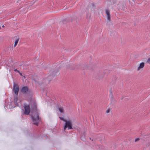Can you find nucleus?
<instances>
[{
    "mask_svg": "<svg viewBox=\"0 0 150 150\" xmlns=\"http://www.w3.org/2000/svg\"><path fill=\"white\" fill-rule=\"evenodd\" d=\"M28 88L27 87H23L21 89V91L23 93H25L28 91Z\"/></svg>",
    "mask_w": 150,
    "mask_h": 150,
    "instance_id": "8",
    "label": "nucleus"
},
{
    "mask_svg": "<svg viewBox=\"0 0 150 150\" xmlns=\"http://www.w3.org/2000/svg\"><path fill=\"white\" fill-rule=\"evenodd\" d=\"M13 91L16 95L18 94V85L14 83L13 86Z\"/></svg>",
    "mask_w": 150,
    "mask_h": 150,
    "instance_id": "5",
    "label": "nucleus"
},
{
    "mask_svg": "<svg viewBox=\"0 0 150 150\" xmlns=\"http://www.w3.org/2000/svg\"><path fill=\"white\" fill-rule=\"evenodd\" d=\"M59 118H60V119L61 120H63L64 122H65V120H64L63 118L61 117H59Z\"/></svg>",
    "mask_w": 150,
    "mask_h": 150,
    "instance_id": "14",
    "label": "nucleus"
},
{
    "mask_svg": "<svg viewBox=\"0 0 150 150\" xmlns=\"http://www.w3.org/2000/svg\"><path fill=\"white\" fill-rule=\"evenodd\" d=\"M139 140V138H137L136 139H135V142H137L138 140Z\"/></svg>",
    "mask_w": 150,
    "mask_h": 150,
    "instance_id": "16",
    "label": "nucleus"
},
{
    "mask_svg": "<svg viewBox=\"0 0 150 150\" xmlns=\"http://www.w3.org/2000/svg\"><path fill=\"white\" fill-rule=\"evenodd\" d=\"M19 38H18L16 40L15 42H14V47H15L17 45V44L19 41Z\"/></svg>",
    "mask_w": 150,
    "mask_h": 150,
    "instance_id": "10",
    "label": "nucleus"
},
{
    "mask_svg": "<svg viewBox=\"0 0 150 150\" xmlns=\"http://www.w3.org/2000/svg\"><path fill=\"white\" fill-rule=\"evenodd\" d=\"M14 71L15 72H18V73H19V71L17 70V69H14Z\"/></svg>",
    "mask_w": 150,
    "mask_h": 150,
    "instance_id": "13",
    "label": "nucleus"
},
{
    "mask_svg": "<svg viewBox=\"0 0 150 150\" xmlns=\"http://www.w3.org/2000/svg\"><path fill=\"white\" fill-rule=\"evenodd\" d=\"M65 125L64 126V129L65 130L67 128L68 129H73L72 127V122L71 120H65Z\"/></svg>",
    "mask_w": 150,
    "mask_h": 150,
    "instance_id": "1",
    "label": "nucleus"
},
{
    "mask_svg": "<svg viewBox=\"0 0 150 150\" xmlns=\"http://www.w3.org/2000/svg\"><path fill=\"white\" fill-rule=\"evenodd\" d=\"M2 27H4V25H3L2 26Z\"/></svg>",
    "mask_w": 150,
    "mask_h": 150,
    "instance_id": "18",
    "label": "nucleus"
},
{
    "mask_svg": "<svg viewBox=\"0 0 150 150\" xmlns=\"http://www.w3.org/2000/svg\"><path fill=\"white\" fill-rule=\"evenodd\" d=\"M24 114L28 115L30 112V108L29 105L27 104H25L24 105Z\"/></svg>",
    "mask_w": 150,
    "mask_h": 150,
    "instance_id": "3",
    "label": "nucleus"
},
{
    "mask_svg": "<svg viewBox=\"0 0 150 150\" xmlns=\"http://www.w3.org/2000/svg\"><path fill=\"white\" fill-rule=\"evenodd\" d=\"M144 66L145 63L144 62H142L140 63L137 69V71H142Z\"/></svg>",
    "mask_w": 150,
    "mask_h": 150,
    "instance_id": "4",
    "label": "nucleus"
},
{
    "mask_svg": "<svg viewBox=\"0 0 150 150\" xmlns=\"http://www.w3.org/2000/svg\"><path fill=\"white\" fill-rule=\"evenodd\" d=\"M34 106L35 107L36 106V103L34 101Z\"/></svg>",
    "mask_w": 150,
    "mask_h": 150,
    "instance_id": "15",
    "label": "nucleus"
},
{
    "mask_svg": "<svg viewBox=\"0 0 150 150\" xmlns=\"http://www.w3.org/2000/svg\"><path fill=\"white\" fill-rule=\"evenodd\" d=\"M33 123L35 125H38L39 120L38 113L36 115L32 117Z\"/></svg>",
    "mask_w": 150,
    "mask_h": 150,
    "instance_id": "2",
    "label": "nucleus"
},
{
    "mask_svg": "<svg viewBox=\"0 0 150 150\" xmlns=\"http://www.w3.org/2000/svg\"><path fill=\"white\" fill-rule=\"evenodd\" d=\"M105 13L107 15L108 20L110 21V15L109 11L108 9H106L105 10Z\"/></svg>",
    "mask_w": 150,
    "mask_h": 150,
    "instance_id": "6",
    "label": "nucleus"
},
{
    "mask_svg": "<svg viewBox=\"0 0 150 150\" xmlns=\"http://www.w3.org/2000/svg\"><path fill=\"white\" fill-rule=\"evenodd\" d=\"M21 75H22V74L21 73H20V72H19V73Z\"/></svg>",
    "mask_w": 150,
    "mask_h": 150,
    "instance_id": "17",
    "label": "nucleus"
},
{
    "mask_svg": "<svg viewBox=\"0 0 150 150\" xmlns=\"http://www.w3.org/2000/svg\"><path fill=\"white\" fill-rule=\"evenodd\" d=\"M147 62L148 63L150 64V58H149L148 59L147 61Z\"/></svg>",
    "mask_w": 150,
    "mask_h": 150,
    "instance_id": "11",
    "label": "nucleus"
},
{
    "mask_svg": "<svg viewBox=\"0 0 150 150\" xmlns=\"http://www.w3.org/2000/svg\"><path fill=\"white\" fill-rule=\"evenodd\" d=\"M20 102V101L19 100H18V98L16 96L14 97V103L16 105H17L18 103Z\"/></svg>",
    "mask_w": 150,
    "mask_h": 150,
    "instance_id": "7",
    "label": "nucleus"
},
{
    "mask_svg": "<svg viewBox=\"0 0 150 150\" xmlns=\"http://www.w3.org/2000/svg\"><path fill=\"white\" fill-rule=\"evenodd\" d=\"M58 109L61 113H63L64 112V110L62 107H59L58 108Z\"/></svg>",
    "mask_w": 150,
    "mask_h": 150,
    "instance_id": "9",
    "label": "nucleus"
},
{
    "mask_svg": "<svg viewBox=\"0 0 150 150\" xmlns=\"http://www.w3.org/2000/svg\"><path fill=\"white\" fill-rule=\"evenodd\" d=\"M1 27H0V29H1Z\"/></svg>",
    "mask_w": 150,
    "mask_h": 150,
    "instance_id": "19",
    "label": "nucleus"
},
{
    "mask_svg": "<svg viewBox=\"0 0 150 150\" xmlns=\"http://www.w3.org/2000/svg\"><path fill=\"white\" fill-rule=\"evenodd\" d=\"M110 110L109 109H108L106 111V113H108L110 112Z\"/></svg>",
    "mask_w": 150,
    "mask_h": 150,
    "instance_id": "12",
    "label": "nucleus"
}]
</instances>
